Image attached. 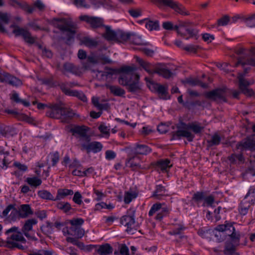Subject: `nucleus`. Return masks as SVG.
I'll list each match as a JSON object with an SVG mask.
<instances>
[{"instance_id":"nucleus-61","label":"nucleus","mask_w":255,"mask_h":255,"mask_svg":"<svg viewBox=\"0 0 255 255\" xmlns=\"http://www.w3.org/2000/svg\"><path fill=\"white\" fill-rule=\"evenodd\" d=\"M100 63L102 64H112L113 61L109 58L108 56H107L104 54L99 55Z\"/></svg>"},{"instance_id":"nucleus-9","label":"nucleus","mask_w":255,"mask_h":255,"mask_svg":"<svg viewBox=\"0 0 255 255\" xmlns=\"http://www.w3.org/2000/svg\"><path fill=\"white\" fill-rule=\"evenodd\" d=\"M63 107L62 104L50 105V109L46 112V115L52 118L60 119Z\"/></svg>"},{"instance_id":"nucleus-8","label":"nucleus","mask_w":255,"mask_h":255,"mask_svg":"<svg viewBox=\"0 0 255 255\" xmlns=\"http://www.w3.org/2000/svg\"><path fill=\"white\" fill-rule=\"evenodd\" d=\"M11 27H13V33L15 36H22L25 41L29 44H33L35 43L36 38L31 36L30 32L26 29L16 26L14 25H11Z\"/></svg>"},{"instance_id":"nucleus-51","label":"nucleus","mask_w":255,"mask_h":255,"mask_svg":"<svg viewBox=\"0 0 255 255\" xmlns=\"http://www.w3.org/2000/svg\"><path fill=\"white\" fill-rule=\"evenodd\" d=\"M11 99L16 103H20L25 107H28L30 104L28 102L22 100L19 98L18 94L16 92H13L11 96Z\"/></svg>"},{"instance_id":"nucleus-3","label":"nucleus","mask_w":255,"mask_h":255,"mask_svg":"<svg viewBox=\"0 0 255 255\" xmlns=\"http://www.w3.org/2000/svg\"><path fill=\"white\" fill-rule=\"evenodd\" d=\"M234 223L225 222L224 224L218 225L214 233L217 241L222 242L225 240L235 242L239 239V235L236 232Z\"/></svg>"},{"instance_id":"nucleus-15","label":"nucleus","mask_w":255,"mask_h":255,"mask_svg":"<svg viewBox=\"0 0 255 255\" xmlns=\"http://www.w3.org/2000/svg\"><path fill=\"white\" fill-rule=\"evenodd\" d=\"M88 128L85 126H75L70 129L72 135L78 139L87 134Z\"/></svg>"},{"instance_id":"nucleus-29","label":"nucleus","mask_w":255,"mask_h":255,"mask_svg":"<svg viewBox=\"0 0 255 255\" xmlns=\"http://www.w3.org/2000/svg\"><path fill=\"white\" fill-rule=\"evenodd\" d=\"M183 82L185 84H188L192 86L198 85L203 88H207L208 87L207 84L202 82L197 78H193L191 77L185 79L183 81Z\"/></svg>"},{"instance_id":"nucleus-56","label":"nucleus","mask_w":255,"mask_h":255,"mask_svg":"<svg viewBox=\"0 0 255 255\" xmlns=\"http://www.w3.org/2000/svg\"><path fill=\"white\" fill-rule=\"evenodd\" d=\"M9 154L8 151L5 150L3 147L0 146V155H3L2 162L3 166H6L8 164V162L6 159V157Z\"/></svg>"},{"instance_id":"nucleus-6","label":"nucleus","mask_w":255,"mask_h":255,"mask_svg":"<svg viewBox=\"0 0 255 255\" xmlns=\"http://www.w3.org/2000/svg\"><path fill=\"white\" fill-rule=\"evenodd\" d=\"M55 24L60 30L69 33L68 40L74 37L76 33V26L70 19L61 18L57 19Z\"/></svg>"},{"instance_id":"nucleus-63","label":"nucleus","mask_w":255,"mask_h":255,"mask_svg":"<svg viewBox=\"0 0 255 255\" xmlns=\"http://www.w3.org/2000/svg\"><path fill=\"white\" fill-rule=\"evenodd\" d=\"M82 198V196L80 193L78 191H77L74 193V196L73 197V201L75 203L78 205H81L83 202Z\"/></svg>"},{"instance_id":"nucleus-50","label":"nucleus","mask_w":255,"mask_h":255,"mask_svg":"<svg viewBox=\"0 0 255 255\" xmlns=\"http://www.w3.org/2000/svg\"><path fill=\"white\" fill-rule=\"evenodd\" d=\"M129 41L135 45H142L143 44L141 37L135 33H131Z\"/></svg>"},{"instance_id":"nucleus-46","label":"nucleus","mask_w":255,"mask_h":255,"mask_svg":"<svg viewBox=\"0 0 255 255\" xmlns=\"http://www.w3.org/2000/svg\"><path fill=\"white\" fill-rule=\"evenodd\" d=\"M189 24V22H180L178 25L174 26V29H175L177 32L180 34L181 36H184V33L182 32L183 30H184Z\"/></svg>"},{"instance_id":"nucleus-54","label":"nucleus","mask_w":255,"mask_h":255,"mask_svg":"<svg viewBox=\"0 0 255 255\" xmlns=\"http://www.w3.org/2000/svg\"><path fill=\"white\" fill-rule=\"evenodd\" d=\"M130 81V77L127 74H123L119 78V83L123 86H126Z\"/></svg>"},{"instance_id":"nucleus-28","label":"nucleus","mask_w":255,"mask_h":255,"mask_svg":"<svg viewBox=\"0 0 255 255\" xmlns=\"http://www.w3.org/2000/svg\"><path fill=\"white\" fill-rule=\"evenodd\" d=\"M11 16L9 13L0 11V31L4 32L5 29L3 25L9 23Z\"/></svg>"},{"instance_id":"nucleus-21","label":"nucleus","mask_w":255,"mask_h":255,"mask_svg":"<svg viewBox=\"0 0 255 255\" xmlns=\"http://www.w3.org/2000/svg\"><path fill=\"white\" fill-rule=\"evenodd\" d=\"M68 235L75 236L77 238H82L84 235V230L81 227L71 226L69 229H66Z\"/></svg>"},{"instance_id":"nucleus-19","label":"nucleus","mask_w":255,"mask_h":255,"mask_svg":"<svg viewBox=\"0 0 255 255\" xmlns=\"http://www.w3.org/2000/svg\"><path fill=\"white\" fill-rule=\"evenodd\" d=\"M136 62L150 75L155 73L154 67L155 65H152L151 63L144 61L142 59L136 57Z\"/></svg>"},{"instance_id":"nucleus-4","label":"nucleus","mask_w":255,"mask_h":255,"mask_svg":"<svg viewBox=\"0 0 255 255\" xmlns=\"http://www.w3.org/2000/svg\"><path fill=\"white\" fill-rule=\"evenodd\" d=\"M22 232L19 231L18 227L14 226L7 230L5 234L7 236L6 238L7 244L13 248H16L20 250H25V247L19 243H25L26 240L23 236Z\"/></svg>"},{"instance_id":"nucleus-36","label":"nucleus","mask_w":255,"mask_h":255,"mask_svg":"<svg viewBox=\"0 0 255 255\" xmlns=\"http://www.w3.org/2000/svg\"><path fill=\"white\" fill-rule=\"evenodd\" d=\"M169 208L164 204H160V208L159 212L157 214L155 219L157 220H161L163 217L166 216L169 213Z\"/></svg>"},{"instance_id":"nucleus-25","label":"nucleus","mask_w":255,"mask_h":255,"mask_svg":"<svg viewBox=\"0 0 255 255\" xmlns=\"http://www.w3.org/2000/svg\"><path fill=\"white\" fill-rule=\"evenodd\" d=\"M74 115L75 113L73 110L64 107L60 120L63 123H69Z\"/></svg>"},{"instance_id":"nucleus-26","label":"nucleus","mask_w":255,"mask_h":255,"mask_svg":"<svg viewBox=\"0 0 255 255\" xmlns=\"http://www.w3.org/2000/svg\"><path fill=\"white\" fill-rule=\"evenodd\" d=\"M103 148L102 144L98 141L90 142V143L87 145L85 150L87 151V153L93 152L94 153H97L100 152Z\"/></svg>"},{"instance_id":"nucleus-16","label":"nucleus","mask_w":255,"mask_h":255,"mask_svg":"<svg viewBox=\"0 0 255 255\" xmlns=\"http://www.w3.org/2000/svg\"><path fill=\"white\" fill-rule=\"evenodd\" d=\"M33 213V211L28 204L21 205L18 208V215L21 218H26Z\"/></svg>"},{"instance_id":"nucleus-47","label":"nucleus","mask_w":255,"mask_h":255,"mask_svg":"<svg viewBox=\"0 0 255 255\" xmlns=\"http://www.w3.org/2000/svg\"><path fill=\"white\" fill-rule=\"evenodd\" d=\"M57 207L64 213H68L71 209V205L68 202H60L57 204Z\"/></svg>"},{"instance_id":"nucleus-48","label":"nucleus","mask_w":255,"mask_h":255,"mask_svg":"<svg viewBox=\"0 0 255 255\" xmlns=\"http://www.w3.org/2000/svg\"><path fill=\"white\" fill-rule=\"evenodd\" d=\"M7 83L13 86H19L22 85V82L20 80L15 77L12 76L9 74L8 75Z\"/></svg>"},{"instance_id":"nucleus-58","label":"nucleus","mask_w":255,"mask_h":255,"mask_svg":"<svg viewBox=\"0 0 255 255\" xmlns=\"http://www.w3.org/2000/svg\"><path fill=\"white\" fill-rule=\"evenodd\" d=\"M160 204L161 203H159L154 204L148 212V215L152 216L155 213L157 214L160 208Z\"/></svg>"},{"instance_id":"nucleus-1","label":"nucleus","mask_w":255,"mask_h":255,"mask_svg":"<svg viewBox=\"0 0 255 255\" xmlns=\"http://www.w3.org/2000/svg\"><path fill=\"white\" fill-rule=\"evenodd\" d=\"M244 49L240 47V67L243 69L244 73H240V94L243 93L247 96H251L254 94L252 89L248 88V86L254 83L253 80L250 81L244 79L243 77L250 70V66H255V59L250 56L244 57L241 56Z\"/></svg>"},{"instance_id":"nucleus-5","label":"nucleus","mask_w":255,"mask_h":255,"mask_svg":"<svg viewBox=\"0 0 255 255\" xmlns=\"http://www.w3.org/2000/svg\"><path fill=\"white\" fill-rule=\"evenodd\" d=\"M121 224L127 227V232L132 235L136 230L137 225L135 222L134 211L133 210L128 211L127 214L122 216L120 220Z\"/></svg>"},{"instance_id":"nucleus-59","label":"nucleus","mask_w":255,"mask_h":255,"mask_svg":"<svg viewBox=\"0 0 255 255\" xmlns=\"http://www.w3.org/2000/svg\"><path fill=\"white\" fill-rule=\"evenodd\" d=\"M94 194L96 195L95 200L100 201L103 200L105 197L106 194L103 193L101 191L94 189Z\"/></svg>"},{"instance_id":"nucleus-38","label":"nucleus","mask_w":255,"mask_h":255,"mask_svg":"<svg viewBox=\"0 0 255 255\" xmlns=\"http://www.w3.org/2000/svg\"><path fill=\"white\" fill-rule=\"evenodd\" d=\"M139 158L138 157H133L129 159L127 164L133 169L141 168V165L139 163Z\"/></svg>"},{"instance_id":"nucleus-27","label":"nucleus","mask_w":255,"mask_h":255,"mask_svg":"<svg viewBox=\"0 0 255 255\" xmlns=\"http://www.w3.org/2000/svg\"><path fill=\"white\" fill-rule=\"evenodd\" d=\"M96 251L100 255H109L112 253L113 248L108 244L97 246Z\"/></svg>"},{"instance_id":"nucleus-60","label":"nucleus","mask_w":255,"mask_h":255,"mask_svg":"<svg viewBox=\"0 0 255 255\" xmlns=\"http://www.w3.org/2000/svg\"><path fill=\"white\" fill-rule=\"evenodd\" d=\"M136 68L134 66H124L120 69V71L125 73V74L128 75L131 72L135 71Z\"/></svg>"},{"instance_id":"nucleus-39","label":"nucleus","mask_w":255,"mask_h":255,"mask_svg":"<svg viewBox=\"0 0 255 255\" xmlns=\"http://www.w3.org/2000/svg\"><path fill=\"white\" fill-rule=\"evenodd\" d=\"M37 194L39 197L43 199L55 201V198L53 196L50 192L46 190L39 191Z\"/></svg>"},{"instance_id":"nucleus-42","label":"nucleus","mask_w":255,"mask_h":255,"mask_svg":"<svg viewBox=\"0 0 255 255\" xmlns=\"http://www.w3.org/2000/svg\"><path fill=\"white\" fill-rule=\"evenodd\" d=\"M130 34L131 33L120 31L117 33L116 40L120 42H125L128 40L129 41Z\"/></svg>"},{"instance_id":"nucleus-14","label":"nucleus","mask_w":255,"mask_h":255,"mask_svg":"<svg viewBox=\"0 0 255 255\" xmlns=\"http://www.w3.org/2000/svg\"><path fill=\"white\" fill-rule=\"evenodd\" d=\"M154 72L155 73L166 79L170 78L173 75L172 73L164 65L161 64L155 65Z\"/></svg>"},{"instance_id":"nucleus-45","label":"nucleus","mask_w":255,"mask_h":255,"mask_svg":"<svg viewBox=\"0 0 255 255\" xmlns=\"http://www.w3.org/2000/svg\"><path fill=\"white\" fill-rule=\"evenodd\" d=\"M137 197V194L134 191H127L125 192L124 202L126 204H129L133 199Z\"/></svg>"},{"instance_id":"nucleus-30","label":"nucleus","mask_w":255,"mask_h":255,"mask_svg":"<svg viewBox=\"0 0 255 255\" xmlns=\"http://www.w3.org/2000/svg\"><path fill=\"white\" fill-rule=\"evenodd\" d=\"M105 32L103 36L109 41H116L117 39V33L113 31L110 26H105Z\"/></svg>"},{"instance_id":"nucleus-12","label":"nucleus","mask_w":255,"mask_h":255,"mask_svg":"<svg viewBox=\"0 0 255 255\" xmlns=\"http://www.w3.org/2000/svg\"><path fill=\"white\" fill-rule=\"evenodd\" d=\"M104 71H97V77L100 81H108L112 78V76L117 73V70L106 67Z\"/></svg>"},{"instance_id":"nucleus-22","label":"nucleus","mask_w":255,"mask_h":255,"mask_svg":"<svg viewBox=\"0 0 255 255\" xmlns=\"http://www.w3.org/2000/svg\"><path fill=\"white\" fill-rule=\"evenodd\" d=\"M132 151L136 154L146 155L150 153L151 149L146 145L136 144L133 147Z\"/></svg>"},{"instance_id":"nucleus-52","label":"nucleus","mask_w":255,"mask_h":255,"mask_svg":"<svg viewBox=\"0 0 255 255\" xmlns=\"http://www.w3.org/2000/svg\"><path fill=\"white\" fill-rule=\"evenodd\" d=\"M119 249L120 251V253L118 252L115 251L114 252L115 255H129V250L128 247L125 244H121L119 247Z\"/></svg>"},{"instance_id":"nucleus-11","label":"nucleus","mask_w":255,"mask_h":255,"mask_svg":"<svg viewBox=\"0 0 255 255\" xmlns=\"http://www.w3.org/2000/svg\"><path fill=\"white\" fill-rule=\"evenodd\" d=\"M79 19L81 20L86 21L93 28L99 27L102 26L103 24V19L98 17L89 16L84 15L80 16Z\"/></svg>"},{"instance_id":"nucleus-20","label":"nucleus","mask_w":255,"mask_h":255,"mask_svg":"<svg viewBox=\"0 0 255 255\" xmlns=\"http://www.w3.org/2000/svg\"><path fill=\"white\" fill-rule=\"evenodd\" d=\"M139 76L138 75H135V80L133 82L130 81L127 86V89L128 92L131 93H135L140 91V85L138 81Z\"/></svg>"},{"instance_id":"nucleus-32","label":"nucleus","mask_w":255,"mask_h":255,"mask_svg":"<svg viewBox=\"0 0 255 255\" xmlns=\"http://www.w3.org/2000/svg\"><path fill=\"white\" fill-rule=\"evenodd\" d=\"M170 161L168 159L160 160L156 163V168L162 172H166L168 168H169L172 165H170Z\"/></svg>"},{"instance_id":"nucleus-49","label":"nucleus","mask_w":255,"mask_h":255,"mask_svg":"<svg viewBox=\"0 0 255 255\" xmlns=\"http://www.w3.org/2000/svg\"><path fill=\"white\" fill-rule=\"evenodd\" d=\"M41 231L46 235L51 234L53 231V225L51 223L47 222L45 224L41 227Z\"/></svg>"},{"instance_id":"nucleus-31","label":"nucleus","mask_w":255,"mask_h":255,"mask_svg":"<svg viewBox=\"0 0 255 255\" xmlns=\"http://www.w3.org/2000/svg\"><path fill=\"white\" fill-rule=\"evenodd\" d=\"M107 88L110 90L111 93L116 96H123L125 94V90L121 87L117 86L111 85L110 84H106Z\"/></svg>"},{"instance_id":"nucleus-18","label":"nucleus","mask_w":255,"mask_h":255,"mask_svg":"<svg viewBox=\"0 0 255 255\" xmlns=\"http://www.w3.org/2000/svg\"><path fill=\"white\" fill-rule=\"evenodd\" d=\"M239 239L235 242H232L230 240H227L224 250V253L225 255H239L236 252V248L235 244L238 242Z\"/></svg>"},{"instance_id":"nucleus-17","label":"nucleus","mask_w":255,"mask_h":255,"mask_svg":"<svg viewBox=\"0 0 255 255\" xmlns=\"http://www.w3.org/2000/svg\"><path fill=\"white\" fill-rule=\"evenodd\" d=\"M205 96L207 98L215 100L217 99H225L224 91L221 89H217L207 92L205 94Z\"/></svg>"},{"instance_id":"nucleus-24","label":"nucleus","mask_w":255,"mask_h":255,"mask_svg":"<svg viewBox=\"0 0 255 255\" xmlns=\"http://www.w3.org/2000/svg\"><path fill=\"white\" fill-rule=\"evenodd\" d=\"M240 22L248 27H255V14L252 15H240Z\"/></svg>"},{"instance_id":"nucleus-53","label":"nucleus","mask_w":255,"mask_h":255,"mask_svg":"<svg viewBox=\"0 0 255 255\" xmlns=\"http://www.w3.org/2000/svg\"><path fill=\"white\" fill-rule=\"evenodd\" d=\"M204 194L203 192H197L193 195L192 200L194 201L199 207V203L204 200Z\"/></svg>"},{"instance_id":"nucleus-35","label":"nucleus","mask_w":255,"mask_h":255,"mask_svg":"<svg viewBox=\"0 0 255 255\" xmlns=\"http://www.w3.org/2000/svg\"><path fill=\"white\" fill-rule=\"evenodd\" d=\"M56 254L52 250H35L29 251V255H55Z\"/></svg>"},{"instance_id":"nucleus-62","label":"nucleus","mask_w":255,"mask_h":255,"mask_svg":"<svg viewBox=\"0 0 255 255\" xmlns=\"http://www.w3.org/2000/svg\"><path fill=\"white\" fill-rule=\"evenodd\" d=\"M71 96L77 97L83 102H86L87 100L86 96L83 93L77 91L73 90Z\"/></svg>"},{"instance_id":"nucleus-10","label":"nucleus","mask_w":255,"mask_h":255,"mask_svg":"<svg viewBox=\"0 0 255 255\" xmlns=\"http://www.w3.org/2000/svg\"><path fill=\"white\" fill-rule=\"evenodd\" d=\"M37 223V221L35 219H30L25 221L24 224L21 229V231L25 236L28 238L35 240L34 237L31 234L33 226Z\"/></svg>"},{"instance_id":"nucleus-55","label":"nucleus","mask_w":255,"mask_h":255,"mask_svg":"<svg viewBox=\"0 0 255 255\" xmlns=\"http://www.w3.org/2000/svg\"><path fill=\"white\" fill-rule=\"evenodd\" d=\"M221 141L220 136L217 133L214 134L210 140L208 141L209 144L211 146L219 144Z\"/></svg>"},{"instance_id":"nucleus-23","label":"nucleus","mask_w":255,"mask_h":255,"mask_svg":"<svg viewBox=\"0 0 255 255\" xmlns=\"http://www.w3.org/2000/svg\"><path fill=\"white\" fill-rule=\"evenodd\" d=\"M140 23H145V27L149 31L158 30L159 27L158 20H152L148 18H145L141 20Z\"/></svg>"},{"instance_id":"nucleus-2","label":"nucleus","mask_w":255,"mask_h":255,"mask_svg":"<svg viewBox=\"0 0 255 255\" xmlns=\"http://www.w3.org/2000/svg\"><path fill=\"white\" fill-rule=\"evenodd\" d=\"M204 128V127L200 124L192 123L186 124L181 122L177 125V130L172 132V139H179L182 137H185L191 142L194 138V135L189 131L190 129L195 133L201 132Z\"/></svg>"},{"instance_id":"nucleus-43","label":"nucleus","mask_w":255,"mask_h":255,"mask_svg":"<svg viewBox=\"0 0 255 255\" xmlns=\"http://www.w3.org/2000/svg\"><path fill=\"white\" fill-rule=\"evenodd\" d=\"M26 182L30 186L35 187H37L42 183V180L36 176L27 178Z\"/></svg>"},{"instance_id":"nucleus-64","label":"nucleus","mask_w":255,"mask_h":255,"mask_svg":"<svg viewBox=\"0 0 255 255\" xmlns=\"http://www.w3.org/2000/svg\"><path fill=\"white\" fill-rule=\"evenodd\" d=\"M84 220L82 218L73 219L69 221V223L71 226L81 227L84 223Z\"/></svg>"},{"instance_id":"nucleus-37","label":"nucleus","mask_w":255,"mask_h":255,"mask_svg":"<svg viewBox=\"0 0 255 255\" xmlns=\"http://www.w3.org/2000/svg\"><path fill=\"white\" fill-rule=\"evenodd\" d=\"M82 42L85 46L91 48L96 47L98 44L97 40L89 37H83L82 39Z\"/></svg>"},{"instance_id":"nucleus-13","label":"nucleus","mask_w":255,"mask_h":255,"mask_svg":"<svg viewBox=\"0 0 255 255\" xmlns=\"http://www.w3.org/2000/svg\"><path fill=\"white\" fill-rule=\"evenodd\" d=\"M240 148L243 150L255 151V138L247 136L240 142Z\"/></svg>"},{"instance_id":"nucleus-41","label":"nucleus","mask_w":255,"mask_h":255,"mask_svg":"<svg viewBox=\"0 0 255 255\" xmlns=\"http://www.w3.org/2000/svg\"><path fill=\"white\" fill-rule=\"evenodd\" d=\"M91 141V138L90 135L88 134L78 138V141L81 146L82 150H85Z\"/></svg>"},{"instance_id":"nucleus-7","label":"nucleus","mask_w":255,"mask_h":255,"mask_svg":"<svg viewBox=\"0 0 255 255\" xmlns=\"http://www.w3.org/2000/svg\"><path fill=\"white\" fill-rule=\"evenodd\" d=\"M91 70L90 64L88 63L84 64L83 67L80 68L74 65L72 63H66L63 65V72L70 73L73 74L79 75L86 70Z\"/></svg>"},{"instance_id":"nucleus-44","label":"nucleus","mask_w":255,"mask_h":255,"mask_svg":"<svg viewBox=\"0 0 255 255\" xmlns=\"http://www.w3.org/2000/svg\"><path fill=\"white\" fill-rule=\"evenodd\" d=\"M185 227L183 224H175L173 225L172 230L169 232V234L173 235H179L182 233Z\"/></svg>"},{"instance_id":"nucleus-33","label":"nucleus","mask_w":255,"mask_h":255,"mask_svg":"<svg viewBox=\"0 0 255 255\" xmlns=\"http://www.w3.org/2000/svg\"><path fill=\"white\" fill-rule=\"evenodd\" d=\"M74 192L71 189H59L57 191V194L55 197V201L63 199L68 195H72Z\"/></svg>"},{"instance_id":"nucleus-57","label":"nucleus","mask_w":255,"mask_h":255,"mask_svg":"<svg viewBox=\"0 0 255 255\" xmlns=\"http://www.w3.org/2000/svg\"><path fill=\"white\" fill-rule=\"evenodd\" d=\"M48 157L51 159L52 166H55L59 161V155L57 152L50 153Z\"/></svg>"},{"instance_id":"nucleus-40","label":"nucleus","mask_w":255,"mask_h":255,"mask_svg":"<svg viewBox=\"0 0 255 255\" xmlns=\"http://www.w3.org/2000/svg\"><path fill=\"white\" fill-rule=\"evenodd\" d=\"M75 85L73 83H64L60 84V87L61 90L66 94L71 96L73 90H71L69 88L72 87Z\"/></svg>"},{"instance_id":"nucleus-34","label":"nucleus","mask_w":255,"mask_h":255,"mask_svg":"<svg viewBox=\"0 0 255 255\" xmlns=\"http://www.w3.org/2000/svg\"><path fill=\"white\" fill-rule=\"evenodd\" d=\"M166 192V190L164 186L161 185H156L152 197L157 199H160L162 196L165 194Z\"/></svg>"}]
</instances>
